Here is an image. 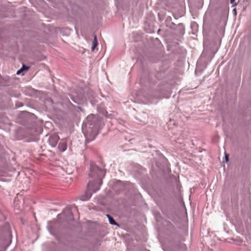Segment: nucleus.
Here are the masks:
<instances>
[{
    "label": "nucleus",
    "instance_id": "1",
    "mask_svg": "<svg viewBox=\"0 0 251 251\" xmlns=\"http://www.w3.org/2000/svg\"><path fill=\"white\" fill-rule=\"evenodd\" d=\"M105 172L98 167L95 163H90L89 177L92 178L87 185L85 198H82L83 201L89 199L92 193H95L98 191L102 183V179L104 176Z\"/></svg>",
    "mask_w": 251,
    "mask_h": 251
},
{
    "label": "nucleus",
    "instance_id": "2",
    "mask_svg": "<svg viewBox=\"0 0 251 251\" xmlns=\"http://www.w3.org/2000/svg\"><path fill=\"white\" fill-rule=\"evenodd\" d=\"M59 140V137L56 135L51 136L49 140V142L50 144L53 147H54L56 146L58 141Z\"/></svg>",
    "mask_w": 251,
    "mask_h": 251
},
{
    "label": "nucleus",
    "instance_id": "3",
    "mask_svg": "<svg viewBox=\"0 0 251 251\" xmlns=\"http://www.w3.org/2000/svg\"><path fill=\"white\" fill-rule=\"evenodd\" d=\"M67 141L66 139L61 140L58 145V149L61 151H65L67 149Z\"/></svg>",
    "mask_w": 251,
    "mask_h": 251
},
{
    "label": "nucleus",
    "instance_id": "4",
    "mask_svg": "<svg viewBox=\"0 0 251 251\" xmlns=\"http://www.w3.org/2000/svg\"><path fill=\"white\" fill-rule=\"evenodd\" d=\"M98 42L97 41V37L96 36H94V40L92 43V47L91 48L92 50L93 51L95 48L98 46Z\"/></svg>",
    "mask_w": 251,
    "mask_h": 251
},
{
    "label": "nucleus",
    "instance_id": "5",
    "mask_svg": "<svg viewBox=\"0 0 251 251\" xmlns=\"http://www.w3.org/2000/svg\"><path fill=\"white\" fill-rule=\"evenodd\" d=\"M29 67L26 66L25 65H23L22 68L18 70L17 72V75H20L23 71H26L28 70Z\"/></svg>",
    "mask_w": 251,
    "mask_h": 251
},
{
    "label": "nucleus",
    "instance_id": "6",
    "mask_svg": "<svg viewBox=\"0 0 251 251\" xmlns=\"http://www.w3.org/2000/svg\"><path fill=\"white\" fill-rule=\"evenodd\" d=\"M106 216L108 218L110 224L113 225H117V224L116 223L114 220L109 215L107 214Z\"/></svg>",
    "mask_w": 251,
    "mask_h": 251
},
{
    "label": "nucleus",
    "instance_id": "7",
    "mask_svg": "<svg viewBox=\"0 0 251 251\" xmlns=\"http://www.w3.org/2000/svg\"><path fill=\"white\" fill-rule=\"evenodd\" d=\"M99 111L101 114L104 115L106 117H107V114L108 112H107V111L105 109H103L102 110H100V109L99 108Z\"/></svg>",
    "mask_w": 251,
    "mask_h": 251
},
{
    "label": "nucleus",
    "instance_id": "8",
    "mask_svg": "<svg viewBox=\"0 0 251 251\" xmlns=\"http://www.w3.org/2000/svg\"><path fill=\"white\" fill-rule=\"evenodd\" d=\"M230 2L231 4H233V6L237 5V2H236V0H230Z\"/></svg>",
    "mask_w": 251,
    "mask_h": 251
},
{
    "label": "nucleus",
    "instance_id": "9",
    "mask_svg": "<svg viewBox=\"0 0 251 251\" xmlns=\"http://www.w3.org/2000/svg\"><path fill=\"white\" fill-rule=\"evenodd\" d=\"M226 162H227L228 161V156L227 154L226 155Z\"/></svg>",
    "mask_w": 251,
    "mask_h": 251
}]
</instances>
